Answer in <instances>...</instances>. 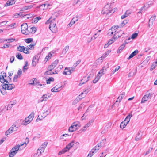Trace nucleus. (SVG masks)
<instances>
[{"label":"nucleus","mask_w":157,"mask_h":157,"mask_svg":"<svg viewBox=\"0 0 157 157\" xmlns=\"http://www.w3.org/2000/svg\"><path fill=\"white\" fill-rule=\"evenodd\" d=\"M54 80V79L52 77H51L48 78L47 80H46V82L47 83L50 84V83L51 82H53Z\"/></svg>","instance_id":"45"},{"label":"nucleus","mask_w":157,"mask_h":157,"mask_svg":"<svg viewBox=\"0 0 157 157\" xmlns=\"http://www.w3.org/2000/svg\"><path fill=\"white\" fill-rule=\"evenodd\" d=\"M33 40V39L32 38H28L25 39V42L27 43H29L31 42Z\"/></svg>","instance_id":"54"},{"label":"nucleus","mask_w":157,"mask_h":157,"mask_svg":"<svg viewBox=\"0 0 157 157\" xmlns=\"http://www.w3.org/2000/svg\"><path fill=\"white\" fill-rule=\"evenodd\" d=\"M47 144V143L45 142L42 144L40 147L37 150V153L40 155L44 152V149Z\"/></svg>","instance_id":"10"},{"label":"nucleus","mask_w":157,"mask_h":157,"mask_svg":"<svg viewBox=\"0 0 157 157\" xmlns=\"http://www.w3.org/2000/svg\"><path fill=\"white\" fill-rule=\"evenodd\" d=\"M138 51L136 50L134 51L129 56V57L128 58V60L130 59L131 58H132L134 56L136 55L138 53Z\"/></svg>","instance_id":"28"},{"label":"nucleus","mask_w":157,"mask_h":157,"mask_svg":"<svg viewBox=\"0 0 157 157\" xmlns=\"http://www.w3.org/2000/svg\"><path fill=\"white\" fill-rule=\"evenodd\" d=\"M153 94L149 93L145 94L142 98L141 103H144L150 100L153 96Z\"/></svg>","instance_id":"9"},{"label":"nucleus","mask_w":157,"mask_h":157,"mask_svg":"<svg viewBox=\"0 0 157 157\" xmlns=\"http://www.w3.org/2000/svg\"><path fill=\"white\" fill-rule=\"evenodd\" d=\"M81 126V124L80 122L77 121L73 123L69 128L79 127Z\"/></svg>","instance_id":"23"},{"label":"nucleus","mask_w":157,"mask_h":157,"mask_svg":"<svg viewBox=\"0 0 157 157\" xmlns=\"http://www.w3.org/2000/svg\"><path fill=\"white\" fill-rule=\"evenodd\" d=\"M94 121V119H91L88 122L84 127V128H88L91 126V125L93 123Z\"/></svg>","instance_id":"27"},{"label":"nucleus","mask_w":157,"mask_h":157,"mask_svg":"<svg viewBox=\"0 0 157 157\" xmlns=\"http://www.w3.org/2000/svg\"><path fill=\"white\" fill-rule=\"evenodd\" d=\"M120 66H117V67L116 68L113 70V71H112V74H114V73L118 71V70L120 68Z\"/></svg>","instance_id":"58"},{"label":"nucleus","mask_w":157,"mask_h":157,"mask_svg":"<svg viewBox=\"0 0 157 157\" xmlns=\"http://www.w3.org/2000/svg\"><path fill=\"white\" fill-rule=\"evenodd\" d=\"M138 34L137 33H135L133 34L131 36V38L134 39L137 36Z\"/></svg>","instance_id":"56"},{"label":"nucleus","mask_w":157,"mask_h":157,"mask_svg":"<svg viewBox=\"0 0 157 157\" xmlns=\"http://www.w3.org/2000/svg\"><path fill=\"white\" fill-rule=\"evenodd\" d=\"M49 6V4H47L46 5V4H43L42 5H40V7H45V6H46V9H47L48 7V6Z\"/></svg>","instance_id":"63"},{"label":"nucleus","mask_w":157,"mask_h":157,"mask_svg":"<svg viewBox=\"0 0 157 157\" xmlns=\"http://www.w3.org/2000/svg\"><path fill=\"white\" fill-rule=\"evenodd\" d=\"M156 18V16L155 15H153L150 19L149 20V23L148 26L150 27L153 25V22L155 21Z\"/></svg>","instance_id":"18"},{"label":"nucleus","mask_w":157,"mask_h":157,"mask_svg":"<svg viewBox=\"0 0 157 157\" xmlns=\"http://www.w3.org/2000/svg\"><path fill=\"white\" fill-rule=\"evenodd\" d=\"M80 60H78L74 64V67H76L78 65L80 62Z\"/></svg>","instance_id":"61"},{"label":"nucleus","mask_w":157,"mask_h":157,"mask_svg":"<svg viewBox=\"0 0 157 157\" xmlns=\"http://www.w3.org/2000/svg\"><path fill=\"white\" fill-rule=\"evenodd\" d=\"M91 106H90L88 108V109L87 110V111L86 112L84 113V114H83V116H82V117H83L84 116H86L87 115H88V113L89 112V110L90 109V107Z\"/></svg>","instance_id":"62"},{"label":"nucleus","mask_w":157,"mask_h":157,"mask_svg":"<svg viewBox=\"0 0 157 157\" xmlns=\"http://www.w3.org/2000/svg\"><path fill=\"white\" fill-rule=\"evenodd\" d=\"M52 18L51 17L49 19L46 21L45 23L48 24L50 23L49 28L50 30L53 33H56L57 30V27L56 26V21L54 18L52 20L51 19Z\"/></svg>","instance_id":"2"},{"label":"nucleus","mask_w":157,"mask_h":157,"mask_svg":"<svg viewBox=\"0 0 157 157\" xmlns=\"http://www.w3.org/2000/svg\"><path fill=\"white\" fill-rule=\"evenodd\" d=\"M101 77V75H99L98 74H97L96 77L93 81V82L94 83H96L99 80Z\"/></svg>","instance_id":"36"},{"label":"nucleus","mask_w":157,"mask_h":157,"mask_svg":"<svg viewBox=\"0 0 157 157\" xmlns=\"http://www.w3.org/2000/svg\"><path fill=\"white\" fill-rule=\"evenodd\" d=\"M77 128H69L68 131L69 132H72L77 130Z\"/></svg>","instance_id":"60"},{"label":"nucleus","mask_w":157,"mask_h":157,"mask_svg":"<svg viewBox=\"0 0 157 157\" xmlns=\"http://www.w3.org/2000/svg\"><path fill=\"white\" fill-rule=\"evenodd\" d=\"M71 73V70L69 68L66 67L63 71V74L65 75H69Z\"/></svg>","instance_id":"21"},{"label":"nucleus","mask_w":157,"mask_h":157,"mask_svg":"<svg viewBox=\"0 0 157 157\" xmlns=\"http://www.w3.org/2000/svg\"><path fill=\"white\" fill-rule=\"evenodd\" d=\"M16 2V0H9L7 1L6 3L5 4V6L12 5L14 4Z\"/></svg>","instance_id":"26"},{"label":"nucleus","mask_w":157,"mask_h":157,"mask_svg":"<svg viewBox=\"0 0 157 157\" xmlns=\"http://www.w3.org/2000/svg\"><path fill=\"white\" fill-rule=\"evenodd\" d=\"M15 25V23H13L9 25L8 26L7 28L9 29H11L14 28Z\"/></svg>","instance_id":"48"},{"label":"nucleus","mask_w":157,"mask_h":157,"mask_svg":"<svg viewBox=\"0 0 157 157\" xmlns=\"http://www.w3.org/2000/svg\"><path fill=\"white\" fill-rule=\"evenodd\" d=\"M17 51L23 52L26 54H28L30 53L28 48L24 46H20L17 48Z\"/></svg>","instance_id":"11"},{"label":"nucleus","mask_w":157,"mask_h":157,"mask_svg":"<svg viewBox=\"0 0 157 157\" xmlns=\"http://www.w3.org/2000/svg\"><path fill=\"white\" fill-rule=\"evenodd\" d=\"M37 29L36 28L33 27L29 28V32L30 33H35Z\"/></svg>","instance_id":"32"},{"label":"nucleus","mask_w":157,"mask_h":157,"mask_svg":"<svg viewBox=\"0 0 157 157\" xmlns=\"http://www.w3.org/2000/svg\"><path fill=\"white\" fill-rule=\"evenodd\" d=\"M124 33V32L121 30L117 31L115 34H114L112 38L110 40L109 43L110 44H112L117 39L122 36V35Z\"/></svg>","instance_id":"4"},{"label":"nucleus","mask_w":157,"mask_h":157,"mask_svg":"<svg viewBox=\"0 0 157 157\" xmlns=\"http://www.w3.org/2000/svg\"><path fill=\"white\" fill-rule=\"evenodd\" d=\"M16 153H17L15 152L14 151L11 150L10 152L9 157H13Z\"/></svg>","instance_id":"37"},{"label":"nucleus","mask_w":157,"mask_h":157,"mask_svg":"<svg viewBox=\"0 0 157 157\" xmlns=\"http://www.w3.org/2000/svg\"><path fill=\"white\" fill-rule=\"evenodd\" d=\"M29 141V139L28 138H26L25 139V143L20 145H17L15 146L11 149V150H12L13 151H14L15 152L17 153V151L19 149L20 147L25 145V146L24 147H26L27 144L28 143Z\"/></svg>","instance_id":"8"},{"label":"nucleus","mask_w":157,"mask_h":157,"mask_svg":"<svg viewBox=\"0 0 157 157\" xmlns=\"http://www.w3.org/2000/svg\"><path fill=\"white\" fill-rule=\"evenodd\" d=\"M146 6H144L140 10V11L138 13V14H140L141 13V11L144 10L145 11L147 9V8H145Z\"/></svg>","instance_id":"53"},{"label":"nucleus","mask_w":157,"mask_h":157,"mask_svg":"<svg viewBox=\"0 0 157 157\" xmlns=\"http://www.w3.org/2000/svg\"><path fill=\"white\" fill-rule=\"evenodd\" d=\"M84 32H85L86 34L87 35H89L91 33V30L89 28H88L87 30H84Z\"/></svg>","instance_id":"57"},{"label":"nucleus","mask_w":157,"mask_h":157,"mask_svg":"<svg viewBox=\"0 0 157 157\" xmlns=\"http://www.w3.org/2000/svg\"><path fill=\"white\" fill-rule=\"evenodd\" d=\"M55 67L51 64L50 66H49L48 67V71H47L46 72V74L49 75V74H55L56 73H57L56 71H55V73L52 71V70Z\"/></svg>","instance_id":"16"},{"label":"nucleus","mask_w":157,"mask_h":157,"mask_svg":"<svg viewBox=\"0 0 157 157\" xmlns=\"http://www.w3.org/2000/svg\"><path fill=\"white\" fill-rule=\"evenodd\" d=\"M118 26H114L111 28L109 29L108 32V34L109 36L112 35L114 32H115L117 29L118 28Z\"/></svg>","instance_id":"15"},{"label":"nucleus","mask_w":157,"mask_h":157,"mask_svg":"<svg viewBox=\"0 0 157 157\" xmlns=\"http://www.w3.org/2000/svg\"><path fill=\"white\" fill-rule=\"evenodd\" d=\"M43 118H44L42 117V116L40 114L38 116V118L36 119V122H38L40 120H42Z\"/></svg>","instance_id":"52"},{"label":"nucleus","mask_w":157,"mask_h":157,"mask_svg":"<svg viewBox=\"0 0 157 157\" xmlns=\"http://www.w3.org/2000/svg\"><path fill=\"white\" fill-rule=\"evenodd\" d=\"M15 40H16L15 39L11 38H10L5 39V40H4V41L7 42V43H8L12 42L13 41H15Z\"/></svg>","instance_id":"33"},{"label":"nucleus","mask_w":157,"mask_h":157,"mask_svg":"<svg viewBox=\"0 0 157 157\" xmlns=\"http://www.w3.org/2000/svg\"><path fill=\"white\" fill-rule=\"evenodd\" d=\"M58 60H56L55 61H54L53 63H52L51 64L52 65V66L54 67H55L58 64Z\"/></svg>","instance_id":"51"},{"label":"nucleus","mask_w":157,"mask_h":157,"mask_svg":"<svg viewBox=\"0 0 157 157\" xmlns=\"http://www.w3.org/2000/svg\"><path fill=\"white\" fill-rule=\"evenodd\" d=\"M88 77H85L81 81V82L79 83V86H81L82 84L86 83L88 80Z\"/></svg>","instance_id":"24"},{"label":"nucleus","mask_w":157,"mask_h":157,"mask_svg":"<svg viewBox=\"0 0 157 157\" xmlns=\"http://www.w3.org/2000/svg\"><path fill=\"white\" fill-rule=\"evenodd\" d=\"M11 46H12V45L11 44H10L7 43V44H4V46H3L1 48L4 49L6 48H9Z\"/></svg>","instance_id":"49"},{"label":"nucleus","mask_w":157,"mask_h":157,"mask_svg":"<svg viewBox=\"0 0 157 157\" xmlns=\"http://www.w3.org/2000/svg\"><path fill=\"white\" fill-rule=\"evenodd\" d=\"M128 43L127 40H125L123 44L121 45L117 51V53H120L123 49L125 47V45Z\"/></svg>","instance_id":"20"},{"label":"nucleus","mask_w":157,"mask_h":157,"mask_svg":"<svg viewBox=\"0 0 157 157\" xmlns=\"http://www.w3.org/2000/svg\"><path fill=\"white\" fill-rule=\"evenodd\" d=\"M21 31L23 34L26 35L29 34V28L28 29V26L27 23L22 24L21 26Z\"/></svg>","instance_id":"6"},{"label":"nucleus","mask_w":157,"mask_h":157,"mask_svg":"<svg viewBox=\"0 0 157 157\" xmlns=\"http://www.w3.org/2000/svg\"><path fill=\"white\" fill-rule=\"evenodd\" d=\"M35 45L34 44H31L27 46V48H28L29 51V50H32L34 49V46Z\"/></svg>","instance_id":"39"},{"label":"nucleus","mask_w":157,"mask_h":157,"mask_svg":"<svg viewBox=\"0 0 157 157\" xmlns=\"http://www.w3.org/2000/svg\"><path fill=\"white\" fill-rule=\"evenodd\" d=\"M54 52L52 51L48 53V55L45 57L44 59V61L45 62H47L48 60H49L51 59L52 56L54 55Z\"/></svg>","instance_id":"19"},{"label":"nucleus","mask_w":157,"mask_h":157,"mask_svg":"<svg viewBox=\"0 0 157 157\" xmlns=\"http://www.w3.org/2000/svg\"><path fill=\"white\" fill-rule=\"evenodd\" d=\"M74 144H76L77 145H79V142H76L75 140H72L70 143H69L68 144L69 146H71V147H72Z\"/></svg>","instance_id":"31"},{"label":"nucleus","mask_w":157,"mask_h":157,"mask_svg":"<svg viewBox=\"0 0 157 157\" xmlns=\"http://www.w3.org/2000/svg\"><path fill=\"white\" fill-rule=\"evenodd\" d=\"M82 98L80 96H78L77 98L75 99L72 102V105H75L77 104V103L80 101V99H82Z\"/></svg>","instance_id":"29"},{"label":"nucleus","mask_w":157,"mask_h":157,"mask_svg":"<svg viewBox=\"0 0 157 157\" xmlns=\"http://www.w3.org/2000/svg\"><path fill=\"white\" fill-rule=\"evenodd\" d=\"M152 148H150L147 151H146V152L144 153V155H146L148 154L152 151Z\"/></svg>","instance_id":"55"},{"label":"nucleus","mask_w":157,"mask_h":157,"mask_svg":"<svg viewBox=\"0 0 157 157\" xmlns=\"http://www.w3.org/2000/svg\"><path fill=\"white\" fill-rule=\"evenodd\" d=\"M32 7V6H26L21 9L22 10H25L31 8Z\"/></svg>","instance_id":"42"},{"label":"nucleus","mask_w":157,"mask_h":157,"mask_svg":"<svg viewBox=\"0 0 157 157\" xmlns=\"http://www.w3.org/2000/svg\"><path fill=\"white\" fill-rule=\"evenodd\" d=\"M51 95H49L48 94H44L42 96V98L45 101H46L48 99V98H49Z\"/></svg>","instance_id":"35"},{"label":"nucleus","mask_w":157,"mask_h":157,"mask_svg":"<svg viewBox=\"0 0 157 157\" xmlns=\"http://www.w3.org/2000/svg\"><path fill=\"white\" fill-rule=\"evenodd\" d=\"M71 147H72L71 146L67 144L65 148L59 152L58 154L59 155H61L66 152L68 151Z\"/></svg>","instance_id":"14"},{"label":"nucleus","mask_w":157,"mask_h":157,"mask_svg":"<svg viewBox=\"0 0 157 157\" xmlns=\"http://www.w3.org/2000/svg\"><path fill=\"white\" fill-rule=\"evenodd\" d=\"M132 116V114H129L126 117L124 121L122 122L120 124V128H125L129 122L130 118Z\"/></svg>","instance_id":"5"},{"label":"nucleus","mask_w":157,"mask_h":157,"mask_svg":"<svg viewBox=\"0 0 157 157\" xmlns=\"http://www.w3.org/2000/svg\"><path fill=\"white\" fill-rule=\"evenodd\" d=\"M28 64V61H26L25 62V65L24 66V67H23V71L24 72H25L26 71V70H27V69H28V67H27Z\"/></svg>","instance_id":"38"},{"label":"nucleus","mask_w":157,"mask_h":157,"mask_svg":"<svg viewBox=\"0 0 157 157\" xmlns=\"http://www.w3.org/2000/svg\"><path fill=\"white\" fill-rule=\"evenodd\" d=\"M16 57L20 60H21L23 59L22 56L20 53H17L16 54Z\"/></svg>","instance_id":"41"},{"label":"nucleus","mask_w":157,"mask_h":157,"mask_svg":"<svg viewBox=\"0 0 157 157\" xmlns=\"http://www.w3.org/2000/svg\"><path fill=\"white\" fill-rule=\"evenodd\" d=\"M115 11L112 9L110 5L107 4L103 8L101 13L103 14H108L110 13H113Z\"/></svg>","instance_id":"3"},{"label":"nucleus","mask_w":157,"mask_h":157,"mask_svg":"<svg viewBox=\"0 0 157 157\" xmlns=\"http://www.w3.org/2000/svg\"><path fill=\"white\" fill-rule=\"evenodd\" d=\"M75 17H74L71 21L70 23L68 25V27H71L74 24L75 22V21L74 20V19H75Z\"/></svg>","instance_id":"40"},{"label":"nucleus","mask_w":157,"mask_h":157,"mask_svg":"<svg viewBox=\"0 0 157 157\" xmlns=\"http://www.w3.org/2000/svg\"><path fill=\"white\" fill-rule=\"evenodd\" d=\"M105 70L103 68H102L101 69L100 71L98 72V74L99 75H101V77L103 75H104L105 73Z\"/></svg>","instance_id":"34"},{"label":"nucleus","mask_w":157,"mask_h":157,"mask_svg":"<svg viewBox=\"0 0 157 157\" xmlns=\"http://www.w3.org/2000/svg\"><path fill=\"white\" fill-rule=\"evenodd\" d=\"M69 49V46H66L63 51V53L64 54H66V53L67 52Z\"/></svg>","instance_id":"43"},{"label":"nucleus","mask_w":157,"mask_h":157,"mask_svg":"<svg viewBox=\"0 0 157 157\" xmlns=\"http://www.w3.org/2000/svg\"><path fill=\"white\" fill-rule=\"evenodd\" d=\"M40 56L39 55H35L33 58L32 65V66L35 67L38 63Z\"/></svg>","instance_id":"12"},{"label":"nucleus","mask_w":157,"mask_h":157,"mask_svg":"<svg viewBox=\"0 0 157 157\" xmlns=\"http://www.w3.org/2000/svg\"><path fill=\"white\" fill-rule=\"evenodd\" d=\"M16 128H9V129L6 132L5 134L7 136L13 132L14 131L17 130Z\"/></svg>","instance_id":"22"},{"label":"nucleus","mask_w":157,"mask_h":157,"mask_svg":"<svg viewBox=\"0 0 157 157\" xmlns=\"http://www.w3.org/2000/svg\"><path fill=\"white\" fill-rule=\"evenodd\" d=\"M111 52V50H109L105 52V53L104 54L102 55V56L101 57L99 58L98 59V60H102V59H101L102 58H104L105 57H106Z\"/></svg>","instance_id":"25"},{"label":"nucleus","mask_w":157,"mask_h":157,"mask_svg":"<svg viewBox=\"0 0 157 157\" xmlns=\"http://www.w3.org/2000/svg\"><path fill=\"white\" fill-rule=\"evenodd\" d=\"M6 107H2L0 108V113H3L5 111Z\"/></svg>","instance_id":"64"},{"label":"nucleus","mask_w":157,"mask_h":157,"mask_svg":"<svg viewBox=\"0 0 157 157\" xmlns=\"http://www.w3.org/2000/svg\"><path fill=\"white\" fill-rule=\"evenodd\" d=\"M62 86L59 84L57 85L51 89V91L52 92H57L60 91L62 88Z\"/></svg>","instance_id":"13"},{"label":"nucleus","mask_w":157,"mask_h":157,"mask_svg":"<svg viewBox=\"0 0 157 157\" xmlns=\"http://www.w3.org/2000/svg\"><path fill=\"white\" fill-rule=\"evenodd\" d=\"M34 85H36L40 86H41L42 87H44V84H40L39 82L36 81V79L35 80Z\"/></svg>","instance_id":"47"},{"label":"nucleus","mask_w":157,"mask_h":157,"mask_svg":"<svg viewBox=\"0 0 157 157\" xmlns=\"http://www.w3.org/2000/svg\"><path fill=\"white\" fill-rule=\"evenodd\" d=\"M36 80L35 78H33L29 81V84L31 85H34Z\"/></svg>","instance_id":"46"},{"label":"nucleus","mask_w":157,"mask_h":157,"mask_svg":"<svg viewBox=\"0 0 157 157\" xmlns=\"http://www.w3.org/2000/svg\"><path fill=\"white\" fill-rule=\"evenodd\" d=\"M109 64L108 63H104V66L103 67V68L105 69V71H106L107 69L109 68Z\"/></svg>","instance_id":"50"},{"label":"nucleus","mask_w":157,"mask_h":157,"mask_svg":"<svg viewBox=\"0 0 157 157\" xmlns=\"http://www.w3.org/2000/svg\"><path fill=\"white\" fill-rule=\"evenodd\" d=\"M44 112L46 113L47 115H49L51 113V109L50 108H48L47 109H45L44 110Z\"/></svg>","instance_id":"44"},{"label":"nucleus","mask_w":157,"mask_h":157,"mask_svg":"<svg viewBox=\"0 0 157 157\" xmlns=\"http://www.w3.org/2000/svg\"><path fill=\"white\" fill-rule=\"evenodd\" d=\"M142 135V133L141 132H139L138 133V135L136 136L135 138V140L136 141H138L141 139Z\"/></svg>","instance_id":"30"},{"label":"nucleus","mask_w":157,"mask_h":157,"mask_svg":"<svg viewBox=\"0 0 157 157\" xmlns=\"http://www.w3.org/2000/svg\"><path fill=\"white\" fill-rule=\"evenodd\" d=\"M22 15H22L21 13H18L15 14L14 15V17L15 18H17L19 17L22 16Z\"/></svg>","instance_id":"59"},{"label":"nucleus","mask_w":157,"mask_h":157,"mask_svg":"<svg viewBox=\"0 0 157 157\" xmlns=\"http://www.w3.org/2000/svg\"><path fill=\"white\" fill-rule=\"evenodd\" d=\"M100 146L101 144H98L96 145L95 147L90 152L87 157H91L100 148Z\"/></svg>","instance_id":"7"},{"label":"nucleus","mask_w":157,"mask_h":157,"mask_svg":"<svg viewBox=\"0 0 157 157\" xmlns=\"http://www.w3.org/2000/svg\"><path fill=\"white\" fill-rule=\"evenodd\" d=\"M34 116V112H32L27 117H26L24 120L19 119L17 120L12 126L11 128L16 127L18 128L20 127L21 125H27L30 124L33 120Z\"/></svg>","instance_id":"1"},{"label":"nucleus","mask_w":157,"mask_h":157,"mask_svg":"<svg viewBox=\"0 0 157 157\" xmlns=\"http://www.w3.org/2000/svg\"><path fill=\"white\" fill-rule=\"evenodd\" d=\"M90 88H86L84 90L83 92H82L79 95V96L83 98L90 91Z\"/></svg>","instance_id":"17"}]
</instances>
